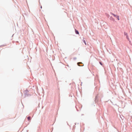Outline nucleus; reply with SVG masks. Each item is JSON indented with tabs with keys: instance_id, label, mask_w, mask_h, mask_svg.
Instances as JSON below:
<instances>
[{
	"instance_id": "f257e3e1",
	"label": "nucleus",
	"mask_w": 132,
	"mask_h": 132,
	"mask_svg": "<svg viewBox=\"0 0 132 132\" xmlns=\"http://www.w3.org/2000/svg\"><path fill=\"white\" fill-rule=\"evenodd\" d=\"M111 14L112 15H113L114 17H116L118 20H119V16L115 15L112 13H111Z\"/></svg>"
},
{
	"instance_id": "f03ea898",
	"label": "nucleus",
	"mask_w": 132,
	"mask_h": 132,
	"mask_svg": "<svg viewBox=\"0 0 132 132\" xmlns=\"http://www.w3.org/2000/svg\"><path fill=\"white\" fill-rule=\"evenodd\" d=\"M77 65L79 66H83L84 65V64L81 62H78Z\"/></svg>"
},
{
	"instance_id": "7ed1b4c3",
	"label": "nucleus",
	"mask_w": 132,
	"mask_h": 132,
	"mask_svg": "<svg viewBox=\"0 0 132 132\" xmlns=\"http://www.w3.org/2000/svg\"><path fill=\"white\" fill-rule=\"evenodd\" d=\"M31 94H24V97H27L30 96H31Z\"/></svg>"
},
{
	"instance_id": "20e7f679",
	"label": "nucleus",
	"mask_w": 132,
	"mask_h": 132,
	"mask_svg": "<svg viewBox=\"0 0 132 132\" xmlns=\"http://www.w3.org/2000/svg\"><path fill=\"white\" fill-rule=\"evenodd\" d=\"M109 19L110 20L112 21L113 22L115 21L114 19L112 16H111L110 17Z\"/></svg>"
},
{
	"instance_id": "39448f33",
	"label": "nucleus",
	"mask_w": 132,
	"mask_h": 132,
	"mask_svg": "<svg viewBox=\"0 0 132 132\" xmlns=\"http://www.w3.org/2000/svg\"><path fill=\"white\" fill-rule=\"evenodd\" d=\"M98 98V95H97L96 96L95 98V101L96 103L98 101V100H97Z\"/></svg>"
},
{
	"instance_id": "423d86ee",
	"label": "nucleus",
	"mask_w": 132,
	"mask_h": 132,
	"mask_svg": "<svg viewBox=\"0 0 132 132\" xmlns=\"http://www.w3.org/2000/svg\"><path fill=\"white\" fill-rule=\"evenodd\" d=\"M75 33L76 34H79V31H78V30H77L76 29H75Z\"/></svg>"
},
{
	"instance_id": "0eeeda50",
	"label": "nucleus",
	"mask_w": 132,
	"mask_h": 132,
	"mask_svg": "<svg viewBox=\"0 0 132 132\" xmlns=\"http://www.w3.org/2000/svg\"><path fill=\"white\" fill-rule=\"evenodd\" d=\"M27 119L28 121L30 120L31 119V117L30 116H29L27 117Z\"/></svg>"
},
{
	"instance_id": "6e6552de",
	"label": "nucleus",
	"mask_w": 132,
	"mask_h": 132,
	"mask_svg": "<svg viewBox=\"0 0 132 132\" xmlns=\"http://www.w3.org/2000/svg\"><path fill=\"white\" fill-rule=\"evenodd\" d=\"M124 34L126 36V37L128 36L127 33L125 32H124Z\"/></svg>"
},
{
	"instance_id": "1a4fd4ad",
	"label": "nucleus",
	"mask_w": 132,
	"mask_h": 132,
	"mask_svg": "<svg viewBox=\"0 0 132 132\" xmlns=\"http://www.w3.org/2000/svg\"><path fill=\"white\" fill-rule=\"evenodd\" d=\"M82 41H83V42L86 45V43L85 40H84V39H83L82 40Z\"/></svg>"
},
{
	"instance_id": "9d476101",
	"label": "nucleus",
	"mask_w": 132,
	"mask_h": 132,
	"mask_svg": "<svg viewBox=\"0 0 132 132\" xmlns=\"http://www.w3.org/2000/svg\"><path fill=\"white\" fill-rule=\"evenodd\" d=\"M28 92V91L27 89L25 91V93L24 94H27Z\"/></svg>"
},
{
	"instance_id": "9b49d317",
	"label": "nucleus",
	"mask_w": 132,
	"mask_h": 132,
	"mask_svg": "<svg viewBox=\"0 0 132 132\" xmlns=\"http://www.w3.org/2000/svg\"><path fill=\"white\" fill-rule=\"evenodd\" d=\"M126 38L129 41V39L128 37V36H127L126 37Z\"/></svg>"
},
{
	"instance_id": "f8f14e48",
	"label": "nucleus",
	"mask_w": 132,
	"mask_h": 132,
	"mask_svg": "<svg viewBox=\"0 0 132 132\" xmlns=\"http://www.w3.org/2000/svg\"><path fill=\"white\" fill-rule=\"evenodd\" d=\"M99 63L100 64L102 65L103 64H102V62H99Z\"/></svg>"
},
{
	"instance_id": "ddd939ff",
	"label": "nucleus",
	"mask_w": 132,
	"mask_h": 132,
	"mask_svg": "<svg viewBox=\"0 0 132 132\" xmlns=\"http://www.w3.org/2000/svg\"><path fill=\"white\" fill-rule=\"evenodd\" d=\"M76 59H77V58L76 57H75L73 58V59L74 60H76Z\"/></svg>"
},
{
	"instance_id": "4468645a",
	"label": "nucleus",
	"mask_w": 132,
	"mask_h": 132,
	"mask_svg": "<svg viewBox=\"0 0 132 132\" xmlns=\"http://www.w3.org/2000/svg\"><path fill=\"white\" fill-rule=\"evenodd\" d=\"M42 6H40V8H41V9H42Z\"/></svg>"
},
{
	"instance_id": "2eb2a0df",
	"label": "nucleus",
	"mask_w": 132,
	"mask_h": 132,
	"mask_svg": "<svg viewBox=\"0 0 132 132\" xmlns=\"http://www.w3.org/2000/svg\"><path fill=\"white\" fill-rule=\"evenodd\" d=\"M75 127V126H73V127Z\"/></svg>"
},
{
	"instance_id": "dca6fc26",
	"label": "nucleus",
	"mask_w": 132,
	"mask_h": 132,
	"mask_svg": "<svg viewBox=\"0 0 132 132\" xmlns=\"http://www.w3.org/2000/svg\"><path fill=\"white\" fill-rule=\"evenodd\" d=\"M108 16H109V17L110 16V15H108Z\"/></svg>"
},
{
	"instance_id": "f3484780",
	"label": "nucleus",
	"mask_w": 132,
	"mask_h": 132,
	"mask_svg": "<svg viewBox=\"0 0 132 132\" xmlns=\"http://www.w3.org/2000/svg\"><path fill=\"white\" fill-rule=\"evenodd\" d=\"M130 42H130V41H129V43H130Z\"/></svg>"
},
{
	"instance_id": "a211bd4d",
	"label": "nucleus",
	"mask_w": 132,
	"mask_h": 132,
	"mask_svg": "<svg viewBox=\"0 0 132 132\" xmlns=\"http://www.w3.org/2000/svg\"><path fill=\"white\" fill-rule=\"evenodd\" d=\"M75 125H76V123H75Z\"/></svg>"
},
{
	"instance_id": "6ab92c4d",
	"label": "nucleus",
	"mask_w": 132,
	"mask_h": 132,
	"mask_svg": "<svg viewBox=\"0 0 132 132\" xmlns=\"http://www.w3.org/2000/svg\"><path fill=\"white\" fill-rule=\"evenodd\" d=\"M82 82H81V84H82Z\"/></svg>"
}]
</instances>
